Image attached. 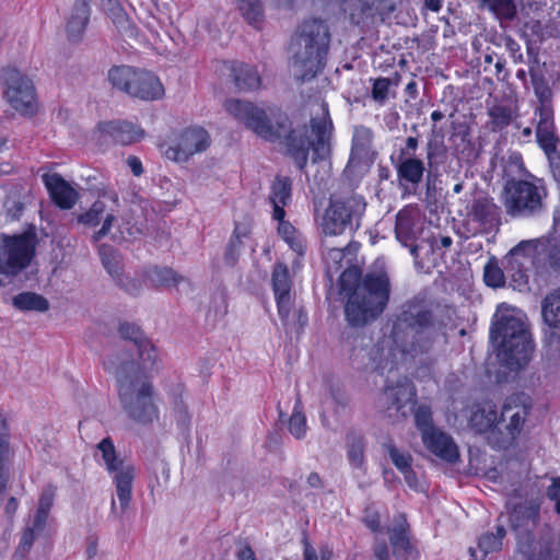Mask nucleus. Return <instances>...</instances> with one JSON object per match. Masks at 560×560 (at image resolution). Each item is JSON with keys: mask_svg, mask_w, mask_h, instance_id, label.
Masks as SVG:
<instances>
[{"mask_svg": "<svg viewBox=\"0 0 560 560\" xmlns=\"http://www.w3.org/2000/svg\"><path fill=\"white\" fill-rule=\"evenodd\" d=\"M453 244V240L451 236H441L439 240L433 238L430 242V247L432 252L434 253L436 249L440 248H448Z\"/></svg>", "mask_w": 560, "mask_h": 560, "instance_id": "e2e57ef3", "label": "nucleus"}, {"mask_svg": "<svg viewBox=\"0 0 560 560\" xmlns=\"http://www.w3.org/2000/svg\"><path fill=\"white\" fill-rule=\"evenodd\" d=\"M120 337L128 341L127 349L122 350L104 362L107 369V363L110 360L121 362L124 360H133L136 364H141L143 371H154L156 369L159 354L152 342L143 335L139 326L131 323H121L118 328Z\"/></svg>", "mask_w": 560, "mask_h": 560, "instance_id": "f8f14e48", "label": "nucleus"}, {"mask_svg": "<svg viewBox=\"0 0 560 560\" xmlns=\"http://www.w3.org/2000/svg\"><path fill=\"white\" fill-rule=\"evenodd\" d=\"M13 305L20 311L46 312L49 308L48 301L40 294L23 292L13 298Z\"/></svg>", "mask_w": 560, "mask_h": 560, "instance_id": "58836bf2", "label": "nucleus"}, {"mask_svg": "<svg viewBox=\"0 0 560 560\" xmlns=\"http://www.w3.org/2000/svg\"><path fill=\"white\" fill-rule=\"evenodd\" d=\"M483 2L498 16L512 19L515 15L516 9L513 0H483Z\"/></svg>", "mask_w": 560, "mask_h": 560, "instance_id": "3c124183", "label": "nucleus"}, {"mask_svg": "<svg viewBox=\"0 0 560 560\" xmlns=\"http://www.w3.org/2000/svg\"><path fill=\"white\" fill-rule=\"evenodd\" d=\"M48 518L49 514L36 511L34 520L30 526L36 529L37 533H42L48 524Z\"/></svg>", "mask_w": 560, "mask_h": 560, "instance_id": "052dcab7", "label": "nucleus"}, {"mask_svg": "<svg viewBox=\"0 0 560 560\" xmlns=\"http://www.w3.org/2000/svg\"><path fill=\"white\" fill-rule=\"evenodd\" d=\"M90 16L89 0H77L66 22L70 40H78L84 33Z\"/></svg>", "mask_w": 560, "mask_h": 560, "instance_id": "2f4dec72", "label": "nucleus"}, {"mask_svg": "<svg viewBox=\"0 0 560 560\" xmlns=\"http://www.w3.org/2000/svg\"><path fill=\"white\" fill-rule=\"evenodd\" d=\"M390 81L387 78H378L373 83L372 97L374 101L383 104L388 96Z\"/></svg>", "mask_w": 560, "mask_h": 560, "instance_id": "5fc2aeb1", "label": "nucleus"}, {"mask_svg": "<svg viewBox=\"0 0 560 560\" xmlns=\"http://www.w3.org/2000/svg\"><path fill=\"white\" fill-rule=\"evenodd\" d=\"M278 314L284 325L299 324L304 325L306 322V315L301 310L293 308L292 294H280L275 295Z\"/></svg>", "mask_w": 560, "mask_h": 560, "instance_id": "c9c22d12", "label": "nucleus"}, {"mask_svg": "<svg viewBox=\"0 0 560 560\" xmlns=\"http://www.w3.org/2000/svg\"><path fill=\"white\" fill-rule=\"evenodd\" d=\"M292 182L289 177L278 176L271 184L269 203L272 208V219L285 217L284 208L291 201Z\"/></svg>", "mask_w": 560, "mask_h": 560, "instance_id": "c85d7f7f", "label": "nucleus"}, {"mask_svg": "<svg viewBox=\"0 0 560 560\" xmlns=\"http://www.w3.org/2000/svg\"><path fill=\"white\" fill-rule=\"evenodd\" d=\"M273 220L278 222V235L298 256H303L306 250L305 237L289 221H285L284 217Z\"/></svg>", "mask_w": 560, "mask_h": 560, "instance_id": "f704fd0d", "label": "nucleus"}, {"mask_svg": "<svg viewBox=\"0 0 560 560\" xmlns=\"http://www.w3.org/2000/svg\"><path fill=\"white\" fill-rule=\"evenodd\" d=\"M326 250L323 254V259L326 267L327 275L332 278L341 267L345 258V249L340 247H328L325 244Z\"/></svg>", "mask_w": 560, "mask_h": 560, "instance_id": "37998d69", "label": "nucleus"}, {"mask_svg": "<svg viewBox=\"0 0 560 560\" xmlns=\"http://www.w3.org/2000/svg\"><path fill=\"white\" fill-rule=\"evenodd\" d=\"M372 139H373V133H372L371 129H369L364 126H359V127L354 128L353 138H352V152H351V158L349 160L347 167H349L351 165V163L353 162L354 154H362V153L368 152V149L372 142Z\"/></svg>", "mask_w": 560, "mask_h": 560, "instance_id": "79ce46f5", "label": "nucleus"}, {"mask_svg": "<svg viewBox=\"0 0 560 560\" xmlns=\"http://www.w3.org/2000/svg\"><path fill=\"white\" fill-rule=\"evenodd\" d=\"M401 472L404 474L405 480L408 483V486L415 490H418L419 480L416 474L412 471L411 467Z\"/></svg>", "mask_w": 560, "mask_h": 560, "instance_id": "69168bd1", "label": "nucleus"}, {"mask_svg": "<svg viewBox=\"0 0 560 560\" xmlns=\"http://www.w3.org/2000/svg\"><path fill=\"white\" fill-rule=\"evenodd\" d=\"M490 338L497 343L501 364L512 371L524 369L533 358L535 345L528 319L517 307L506 303L497 307Z\"/></svg>", "mask_w": 560, "mask_h": 560, "instance_id": "7ed1b4c3", "label": "nucleus"}, {"mask_svg": "<svg viewBox=\"0 0 560 560\" xmlns=\"http://www.w3.org/2000/svg\"><path fill=\"white\" fill-rule=\"evenodd\" d=\"M396 170L400 187L406 192H416L425 171L423 161L413 155H408L400 160Z\"/></svg>", "mask_w": 560, "mask_h": 560, "instance_id": "5701e85b", "label": "nucleus"}, {"mask_svg": "<svg viewBox=\"0 0 560 560\" xmlns=\"http://www.w3.org/2000/svg\"><path fill=\"white\" fill-rule=\"evenodd\" d=\"M303 560H318L316 550L312 547L307 539L303 540Z\"/></svg>", "mask_w": 560, "mask_h": 560, "instance_id": "774afa93", "label": "nucleus"}, {"mask_svg": "<svg viewBox=\"0 0 560 560\" xmlns=\"http://www.w3.org/2000/svg\"><path fill=\"white\" fill-rule=\"evenodd\" d=\"M103 463L113 478L120 506L126 510L131 500L135 467L117 456L113 441L109 438L102 440L97 445Z\"/></svg>", "mask_w": 560, "mask_h": 560, "instance_id": "4468645a", "label": "nucleus"}, {"mask_svg": "<svg viewBox=\"0 0 560 560\" xmlns=\"http://www.w3.org/2000/svg\"><path fill=\"white\" fill-rule=\"evenodd\" d=\"M107 370L116 376L120 402L130 418L143 423L158 418L153 387L148 380L153 371H143L133 360H110Z\"/></svg>", "mask_w": 560, "mask_h": 560, "instance_id": "39448f33", "label": "nucleus"}, {"mask_svg": "<svg viewBox=\"0 0 560 560\" xmlns=\"http://www.w3.org/2000/svg\"><path fill=\"white\" fill-rule=\"evenodd\" d=\"M529 413V405L524 396L506 398L499 418V430L491 431L488 442L495 448H508L520 436Z\"/></svg>", "mask_w": 560, "mask_h": 560, "instance_id": "9d476101", "label": "nucleus"}, {"mask_svg": "<svg viewBox=\"0 0 560 560\" xmlns=\"http://www.w3.org/2000/svg\"><path fill=\"white\" fill-rule=\"evenodd\" d=\"M2 80L5 86L4 98L10 106L23 116L35 115L38 102L33 81L15 68L4 69Z\"/></svg>", "mask_w": 560, "mask_h": 560, "instance_id": "ddd939ff", "label": "nucleus"}, {"mask_svg": "<svg viewBox=\"0 0 560 560\" xmlns=\"http://www.w3.org/2000/svg\"><path fill=\"white\" fill-rule=\"evenodd\" d=\"M341 291L347 293L346 317L353 326L377 317L389 299V281L384 272L366 273L360 281L358 268H348L340 276Z\"/></svg>", "mask_w": 560, "mask_h": 560, "instance_id": "20e7f679", "label": "nucleus"}, {"mask_svg": "<svg viewBox=\"0 0 560 560\" xmlns=\"http://www.w3.org/2000/svg\"><path fill=\"white\" fill-rule=\"evenodd\" d=\"M54 499H55V489L50 486L45 488L39 497L38 506H37L36 511H40L42 513L49 514V512L54 505Z\"/></svg>", "mask_w": 560, "mask_h": 560, "instance_id": "4d7b16f0", "label": "nucleus"}, {"mask_svg": "<svg viewBox=\"0 0 560 560\" xmlns=\"http://www.w3.org/2000/svg\"><path fill=\"white\" fill-rule=\"evenodd\" d=\"M489 116L491 118L494 128H503L508 126L512 120L511 108L504 105H494L489 109Z\"/></svg>", "mask_w": 560, "mask_h": 560, "instance_id": "8fccbe9b", "label": "nucleus"}, {"mask_svg": "<svg viewBox=\"0 0 560 560\" xmlns=\"http://www.w3.org/2000/svg\"><path fill=\"white\" fill-rule=\"evenodd\" d=\"M13 458L14 452L10 444L9 427L5 419L0 417V500L7 489Z\"/></svg>", "mask_w": 560, "mask_h": 560, "instance_id": "cd10ccee", "label": "nucleus"}, {"mask_svg": "<svg viewBox=\"0 0 560 560\" xmlns=\"http://www.w3.org/2000/svg\"><path fill=\"white\" fill-rule=\"evenodd\" d=\"M415 422L417 428L421 431V436L425 431H436L438 429L432 425V415L428 407L420 406L415 411Z\"/></svg>", "mask_w": 560, "mask_h": 560, "instance_id": "603ef678", "label": "nucleus"}, {"mask_svg": "<svg viewBox=\"0 0 560 560\" xmlns=\"http://www.w3.org/2000/svg\"><path fill=\"white\" fill-rule=\"evenodd\" d=\"M545 241L546 246L540 247V250H546L548 253V259L551 266L560 268V243H552L548 238H545Z\"/></svg>", "mask_w": 560, "mask_h": 560, "instance_id": "13d9d810", "label": "nucleus"}, {"mask_svg": "<svg viewBox=\"0 0 560 560\" xmlns=\"http://www.w3.org/2000/svg\"><path fill=\"white\" fill-rule=\"evenodd\" d=\"M470 425L480 433L489 432L492 430H499V416L497 405L490 400H483L477 404L469 417Z\"/></svg>", "mask_w": 560, "mask_h": 560, "instance_id": "bb28decb", "label": "nucleus"}, {"mask_svg": "<svg viewBox=\"0 0 560 560\" xmlns=\"http://www.w3.org/2000/svg\"><path fill=\"white\" fill-rule=\"evenodd\" d=\"M231 75L241 91H252L260 86L261 80L255 67L233 61L230 63Z\"/></svg>", "mask_w": 560, "mask_h": 560, "instance_id": "473e14b6", "label": "nucleus"}, {"mask_svg": "<svg viewBox=\"0 0 560 560\" xmlns=\"http://www.w3.org/2000/svg\"><path fill=\"white\" fill-rule=\"evenodd\" d=\"M39 534L40 533H37L36 529H34L33 527L27 525L22 534L18 550H16V555L24 557L25 553H27L28 550L31 549L36 535H39Z\"/></svg>", "mask_w": 560, "mask_h": 560, "instance_id": "6e6d98bb", "label": "nucleus"}, {"mask_svg": "<svg viewBox=\"0 0 560 560\" xmlns=\"http://www.w3.org/2000/svg\"><path fill=\"white\" fill-rule=\"evenodd\" d=\"M43 182L49 192L50 198L59 208L68 210L73 208V206L77 203L79 194L59 174H44Z\"/></svg>", "mask_w": 560, "mask_h": 560, "instance_id": "4be33fe9", "label": "nucleus"}, {"mask_svg": "<svg viewBox=\"0 0 560 560\" xmlns=\"http://www.w3.org/2000/svg\"><path fill=\"white\" fill-rule=\"evenodd\" d=\"M422 442L432 454L445 462L454 463L458 459L459 453L456 444L450 435L440 430L425 431Z\"/></svg>", "mask_w": 560, "mask_h": 560, "instance_id": "393cba45", "label": "nucleus"}, {"mask_svg": "<svg viewBox=\"0 0 560 560\" xmlns=\"http://www.w3.org/2000/svg\"><path fill=\"white\" fill-rule=\"evenodd\" d=\"M547 190L544 182L533 175L523 179L506 180L502 195V203L509 215L513 218H532L541 212Z\"/></svg>", "mask_w": 560, "mask_h": 560, "instance_id": "6e6552de", "label": "nucleus"}, {"mask_svg": "<svg viewBox=\"0 0 560 560\" xmlns=\"http://www.w3.org/2000/svg\"><path fill=\"white\" fill-rule=\"evenodd\" d=\"M330 44L328 25L318 19L304 21L290 46V67L294 77L307 81L323 71Z\"/></svg>", "mask_w": 560, "mask_h": 560, "instance_id": "423d86ee", "label": "nucleus"}, {"mask_svg": "<svg viewBox=\"0 0 560 560\" xmlns=\"http://www.w3.org/2000/svg\"><path fill=\"white\" fill-rule=\"evenodd\" d=\"M289 431L295 439H303L307 432L306 417L302 411L300 401H296L289 420Z\"/></svg>", "mask_w": 560, "mask_h": 560, "instance_id": "a18cd8bd", "label": "nucleus"}, {"mask_svg": "<svg viewBox=\"0 0 560 560\" xmlns=\"http://www.w3.org/2000/svg\"><path fill=\"white\" fill-rule=\"evenodd\" d=\"M383 447L398 470L405 471L410 468L411 456L408 453L397 450L392 441L385 442Z\"/></svg>", "mask_w": 560, "mask_h": 560, "instance_id": "09e8293b", "label": "nucleus"}, {"mask_svg": "<svg viewBox=\"0 0 560 560\" xmlns=\"http://www.w3.org/2000/svg\"><path fill=\"white\" fill-rule=\"evenodd\" d=\"M237 12L250 26L259 30L265 22V10L261 0H233Z\"/></svg>", "mask_w": 560, "mask_h": 560, "instance_id": "72a5a7b5", "label": "nucleus"}, {"mask_svg": "<svg viewBox=\"0 0 560 560\" xmlns=\"http://www.w3.org/2000/svg\"><path fill=\"white\" fill-rule=\"evenodd\" d=\"M541 500L526 498L508 503L510 523L516 534L517 550L525 560H557L548 533L534 530L539 520Z\"/></svg>", "mask_w": 560, "mask_h": 560, "instance_id": "0eeeda50", "label": "nucleus"}, {"mask_svg": "<svg viewBox=\"0 0 560 560\" xmlns=\"http://www.w3.org/2000/svg\"><path fill=\"white\" fill-rule=\"evenodd\" d=\"M399 0H341L342 11L349 15L352 23L364 24L376 16L392 13Z\"/></svg>", "mask_w": 560, "mask_h": 560, "instance_id": "412c9836", "label": "nucleus"}, {"mask_svg": "<svg viewBox=\"0 0 560 560\" xmlns=\"http://www.w3.org/2000/svg\"><path fill=\"white\" fill-rule=\"evenodd\" d=\"M100 255L104 267L117 283L124 287L129 293H137L138 287L135 282L124 281L120 255L113 247L107 245L100 247Z\"/></svg>", "mask_w": 560, "mask_h": 560, "instance_id": "7c9ffc66", "label": "nucleus"}, {"mask_svg": "<svg viewBox=\"0 0 560 560\" xmlns=\"http://www.w3.org/2000/svg\"><path fill=\"white\" fill-rule=\"evenodd\" d=\"M272 287L275 295L291 293V280L285 265L277 264L272 272Z\"/></svg>", "mask_w": 560, "mask_h": 560, "instance_id": "c03bdc74", "label": "nucleus"}, {"mask_svg": "<svg viewBox=\"0 0 560 560\" xmlns=\"http://www.w3.org/2000/svg\"><path fill=\"white\" fill-rule=\"evenodd\" d=\"M433 335L431 313L427 307L421 302L405 304L394 325L393 336L373 349V368L382 374L392 373L399 364L427 352Z\"/></svg>", "mask_w": 560, "mask_h": 560, "instance_id": "f03ea898", "label": "nucleus"}, {"mask_svg": "<svg viewBox=\"0 0 560 560\" xmlns=\"http://www.w3.org/2000/svg\"><path fill=\"white\" fill-rule=\"evenodd\" d=\"M210 136L202 127H188L177 133L174 139L160 144L161 153L176 163L187 162L192 155L202 153L210 145Z\"/></svg>", "mask_w": 560, "mask_h": 560, "instance_id": "f3484780", "label": "nucleus"}, {"mask_svg": "<svg viewBox=\"0 0 560 560\" xmlns=\"http://www.w3.org/2000/svg\"><path fill=\"white\" fill-rule=\"evenodd\" d=\"M365 525L373 532H376L380 527V516L375 512L366 511L364 515Z\"/></svg>", "mask_w": 560, "mask_h": 560, "instance_id": "680f3d73", "label": "nucleus"}, {"mask_svg": "<svg viewBox=\"0 0 560 560\" xmlns=\"http://www.w3.org/2000/svg\"><path fill=\"white\" fill-rule=\"evenodd\" d=\"M483 279L485 283L492 288L503 287L505 282L504 272L494 260H490L486 264Z\"/></svg>", "mask_w": 560, "mask_h": 560, "instance_id": "de8ad7c7", "label": "nucleus"}, {"mask_svg": "<svg viewBox=\"0 0 560 560\" xmlns=\"http://www.w3.org/2000/svg\"><path fill=\"white\" fill-rule=\"evenodd\" d=\"M424 230V217L417 207H405L396 215L395 235L397 241L405 247L410 248V254L415 259L418 270L430 272L435 266L432 261H423L419 259V249L421 246L416 242L420 238Z\"/></svg>", "mask_w": 560, "mask_h": 560, "instance_id": "2eb2a0df", "label": "nucleus"}, {"mask_svg": "<svg viewBox=\"0 0 560 560\" xmlns=\"http://www.w3.org/2000/svg\"><path fill=\"white\" fill-rule=\"evenodd\" d=\"M545 246V237L522 241L504 257V268L514 290L524 291L527 288L528 271L540 247Z\"/></svg>", "mask_w": 560, "mask_h": 560, "instance_id": "dca6fc26", "label": "nucleus"}, {"mask_svg": "<svg viewBox=\"0 0 560 560\" xmlns=\"http://www.w3.org/2000/svg\"><path fill=\"white\" fill-rule=\"evenodd\" d=\"M544 348L548 355L560 357V288L548 294L542 303Z\"/></svg>", "mask_w": 560, "mask_h": 560, "instance_id": "aec40b11", "label": "nucleus"}, {"mask_svg": "<svg viewBox=\"0 0 560 560\" xmlns=\"http://www.w3.org/2000/svg\"><path fill=\"white\" fill-rule=\"evenodd\" d=\"M183 278L173 269L167 267H151L145 272V280L155 288H171L176 285Z\"/></svg>", "mask_w": 560, "mask_h": 560, "instance_id": "e433bc0d", "label": "nucleus"}, {"mask_svg": "<svg viewBox=\"0 0 560 560\" xmlns=\"http://www.w3.org/2000/svg\"><path fill=\"white\" fill-rule=\"evenodd\" d=\"M539 121L536 127V139L539 148L545 152L548 160L557 156L558 139L555 135L552 112L545 107L540 109Z\"/></svg>", "mask_w": 560, "mask_h": 560, "instance_id": "a878e982", "label": "nucleus"}, {"mask_svg": "<svg viewBox=\"0 0 560 560\" xmlns=\"http://www.w3.org/2000/svg\"><path fill=\"white\" fill-rule=\"evenodd\" d=\"M530 79L534 93L540 103V105L536 108L535 114L540 115V109L542 107H545L547 110H551L549 102L551 100L552 92L547 80L542 75L537 74H532Z\"/></svg>", "mask_w": 560, "mask_h": 560, "instance_id": "a19ab883", "label": "nucleus"}, {"mask_svg": "<svg viewBox=\"0 0 560 560\" xmlns=\"http://www.w3.org/2000/svg\"><path fill=\"white\" fill-rule=\"evenodd\" d=\"M547 497L555 502V510L560 514V479H555L547 490Z\"/></svg>", "mask_w": 560, "mask_h": 560, "instance_id": "bf43d9fd", "label": "nucleus"}, {"mask_svg": "<svg viewBox=\"0 0 560 560\" xmlns=\"http://www.w3.org/2000/svg\"><path fill=\"white\" fill-rule=\"evenodd\" d=\"M127 164L130 167L133 175L140 176L143 173L142 163L137 156H129L127 159Z\"/></svg>", "mask_w": 560, "mask_h": 560, "instance_id": "0e129e2a", "label": "nucleus"}, {"mask_svg": "<svg viewBox=\"0 0 560 560\" xmlns=\"http://www.w3.org/2000/svg\"><path fill=\"white\" fill-rule=\"evenodd\" d=\"M113 86L142 101H155L164 96V86L152 72L129 66L114 67L108 72Z\"/></svg>", "mask_w": 560, "mask_h": 560, "instance_id": "1a4fd4ad", "label": "nucleus"}, {"mask_svg": "<svg viewBox=\"0 0 560 560\" xmlns=\"http://www.w3.org/2000/svg\"><path fill=\"white\" fill-rule=\"evenodd\" d=\"M103 5L109 11V15L117 27L124 28L128 24V19L116 0H103Z\"/></svg>", "mask_w": 560, "mask_h": 560, "instance_id": "864d4df0", "label": "nucleus"}, {"mask_svg": "<svg viewBox=\"0 0 560 560\" xmlns=\"http://www.w3.org/2000/svg\"><path fill=\"white\" fill-rule=\"evenodd\" d=\"M98 131L104 137H109L120 144H130L140 141L144 137L142 128L132 122L120 120L101 122Z\"/></svg>", "mask_w": 560, "mask_h": 560, "instance_id": "b1692460", "label": "nucleus"}, {"mask_svg": "<svg viewBox=\"0 0 560 560\" xmlns=\"http://www.w3.org/2000/svg\"><path fill=\"white\" fill-rule=\"evenodd\" d=\"M374 555L377 560H389L388 548L385 542L375 545Z\"/></svg>", "mask_w": 560, "mask_h": 560, "instance_id": "338daca9", "label": "nucleus"}, {"mask_svg": "<svg viewBox=\"0 0 560 560\" xmlns=\"http://www.w3.org/2000/svg\"><path fill=\"white\" fill-rule=\"evenodd\" d=\"M506 535L504 526H495L494 533H487L479 539V548L485 552L489 553L497 551L502 547V540Z\"/></svg>", "mask_w": 560, "mask_h": 560, "instance_id": "49530a36", "label": "nucleus"}, {"mask_svg": "<svg viewBox=\"0 0 560 560\" xmlns=\"http://www.w3.org/2000/svg\"><path fill=\"white\" fill-rule=\"evenodd\" d=\"M365 201L360 196H351L343 200H334L326 209L322 219L325 236H338L346 231H355L365 211Z\"/></svg>", "mask_w": 560, "mask_h": 560, "instance_id": "9b49d317", "label": "nucleus"}, {"mask_svg": "<svg viewBox=\"0 0 560 560\" xmlns=\"http://www.w3.org/2000/svg\"><path fill=\"white\" fill-rule=\"evenodd\" d=\"M35 244L28 234L5 237L0 244V275L13 276L24 269L34 255ZM0 279V289L3 287Z\"/></svg>", "mask_w": 560, "mask_h": 560, "instance_id": "a211bd4d", "label": "nucleus"}, {"mask_svg": "<svg viewBox=\"0 0 560 560\" xmlns=\"http://www.w3.org/2000/svg\"><path fill=\"white\" fill-rule=\"evenodd\" d=\"M105 205L102 200H96L91 208L84 213L78 217V221L81 224L88 226L97 225L104 218L102 228L94 234V240L98 241L104 237L112 229L114 221L116 220L113 213L105 214Z\"/></svg>", "mask_w": 560, "mask_h": 560, "instance_id": "c756f323", "label": "nucleus"}, {"mask_svg": "<svg viewBox=\"0 0 560 560\" xmlns=\"http://www.w3.org/2000/svg\"><path fill=\"white\" fill-rule=\"evenodd\" d=\"M225 110L258 137L273 141L285 137L291 155L300 170L307 163L310 149L313 160H324L329 155L332 122L325 104L319 106V116L312 119L311 135L306 127L293 129L288 133V118L271 112L268 114L257 105L230 98L224 103Z\"/></svg>", "mask_w": 560, "mask_h": 560, "instance_id": "f257e3e1", "label": "nucleus"}, {"mask_svg": "<svg viewBox=\"0 0 560 560\" xmlns=\"http://www.w3.org/2000/svg\"><path fill=\"white\" fill-rule=\"evenodd\" d=\"M407 523L405 517L399 516L396 525L390 529L389 539L396 557H405L410 549V542L406 533Z\"/></svg>", "mask_w": 560, "mask_h": 560, "instance_id": "4c0bfd02", "label": "nucleus"}, {"mask_svg": "<svg viewBox=\"0 0 560 560\" xmlns=\"http://www.w3.org/2000/svg\"><path fill=\"white\" fill-rule=\"evenodd\" d=\"M347 457L353 468H362L364 465V442L359 434H348Z\"/></svg>", "mask_w": 560, "mask_h": 560, "instance_id": "ea45409f", "label": "nucleus"}, {"mask_svg": "<svg viewBox=\"0 0 560 560\" xmlns=\"http://www.w3.org/2000/svg\"><path fill=\"white\" fill-rule=\"evenodd\" d=\"M415 388L408 378H402L393 385H386L380 396L378 404L386 408L389 417H407L413 411Z\"/></svg>", "mask_w": 560, "mask_h": 560, "instance_id": "6ab92c4d", "label": "nucleus"}]
</instances>
